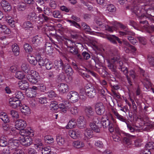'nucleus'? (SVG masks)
I'll use <instances>...</instances> for the list:
<instances>
[{
  "mask_svg": "<svg viewBox=\"0 0 154 154\" xmlns=\"http://www.w3.org/2000/svg\"><path fill=\"white\" fill-rule=\"evenodd\" d=\"M35 148L38 151H41L42 154H54L51 151V147L49 146H43L42 143L39 142L34 144Z\"/></svg>",
  "mask_w": 154,
  "mask_h": 154,
  "instance_id": "1",
  "label": "nucleus"
},
{
  "mask_svg": "<svg viewBox=\"0 0 154 154\" xmlns=\"http://www.w3.org/2000/svg\"><path fill=\"white\" fill-rule=\"evenodd\" d=\"M140 73L141 77L143 79V83L144 87L146 89L148 90L151 88V84L149 81L147 73L145 72V71L141 69H140Z\"/></svg>",
  "mask_w": 154,
  "mask_h": 154,
  "instance_id": "2",
  "label": "nucleus"
},
{
  "mask_svg": "<svg viewBox=\"0 0 154 154\" xmlns=\"http://www.w3.org/2000/svg\"><path fill=\"white\" fill-rule=\"evenodd\" d=\"M8 147L11 149H15L21 144L20 137L17 138L14 137L10 138L8 140Z\"/></svg>",
  "mask_w": 154,
  "mask_h": 154,
  "instance_id": "3",
  "label": "nucleus"
},
{
  "mask_svg": "<svg viewBox=\"0 0 154 154\" xmlns=\"http://www.w3.org/2000/svg\"><path fill=\"white\" fill-rule=\"evenodd\" d=\"M87 96L90 98H94L96 94V91L94 86L90 83L87 84L85 86Z\"/></svg>",
  "mask_w": 154,
  "mask_h": 154,
  "instance_id": "4",
  "label": "nucleus"
},
{
  "mask_svg": "<svg viewBox=\"0 0 154 154\" xmlns=\"http://www.w3.org/2000/svg\"><path fill=\"white\" fill-rule=\"evenodd\" d=\"M38 74L37 72L32 70L28 73L26 77L29 82L31 83L35 84L38 82Z\"/></svg>",
  "mask_w": 154,
  "mask_h": 154,
  "instance_id": "5",
  "label": "nucleus"
},
{
  "mask_svg": "<svg viewBox=\"0 0 154 154\" xmlns=\"http://www.w3.org/2000/svg\"><path fill=\"white\" fill-rule=\"evenodd\" d=\"M116 62H117V59H116L115 57L107 60L108 67L112 72L115 73L116 72Z\"/></svg>",
  "mask_w": 154,
  "mask_h": 154,
  "instance_id": "6",
  "label": "nucleus"
},
{
  "mask_svg": "<svg viewBox=\"0 0 154 154\" xmlns=\"http://www.w3.org/2000/svg\"><path fill=\"white\" fill-rule=\"evenodd\" d=\"M79 94L76 92L71 91L69 92L67 96V98L72 103L77 102L79 98Z\"/></svg>",
  "mask_w": 154,
  "mask_h": 154,
  "instance_id": "7",
  "label": "nucleus"
},
{
  "mask_svg": "<svg viewBox=\"0 0 154 154\" xmlns=\"http://www.w3.org/2000/svg\"><path fill=\"white\" fill-rule=\"evenodd\" d=\"M95 109L96 113L99 115H103L105 111L104 106L101 102H98L96 104Z\"/></svg>",
  "mask_w": 154,
  "mask_h": 154,
  "instance_id": "8",
  "label": "nucleus"
},
{
  "mask_svg": "<svg viewBox=\"0 0 154 154\" xmlns=\"http://www.w3.org/2000/svg\"><path fill=\"white\" fill-rule=\"evenodd\" d=\"M41 38L38 35L32 37L29 40V43L32 46L36 47L41 42Z\"/></svg>",
  "mask_w": 154,
  "mask_h": 154,
  "instance_id": "9",
  "label": "nucleus"
},
{
  "mask_svg": "<svg viewBox=\"0 0 154 154\" xmlns=\"http://www.w3.org/2000/svg\"><path fill=\"white\" fill-rule=\"evenodd\" d=\"M10 106L13 108H17L22 105L21 101L16 100L15 98H11L9 101Z\"/></svg>",
  "mask_w": 154,
  "mask_h": 154,
  "instance_id": "10",
  "label": "nucleus"
},
{
  "mask_svg": "<svg viewBox=\"0 0 154 154\" xmlns=\"http://www.w3.org/2000/svg\"><path fill=\"white\" fill-rule=\"evenodd\" d=\"M106 38L112 43L116 44H117L116 41H117L120 45L122 44V42L120 41V38L114 35H107Z\"/></svg>",
  "mask_w": 154,
  "mask_h": 154,
  "instance_id": "11",
  "label": "nucleus"
},
{
  "mask_svg": "<svg viewBox=\"0 0 154 154\" xmlns=\"http://www.w3.org/2000/svg\"><path fill=\"white\" fill-rule=\"evenodd\" d=\"M15 126L17 129L21 131L26 128V123L24 120L19 119L16 121Z\"/></svg>",
  "mask_w": 154,
  "mask_h": 154,
  "instance_id": "12",
  "label": "nucleus"
},
{
  "mask_svg": "<svg viewBox=\"0 0 154 154\" xmlns=\"http://www.w3.org/2000/svg\"><path fill=\"white\" fill-rule=\"evenodd\" d=\"M24 138H20L21 144L25 146H28L31 145L32 143V139L29 136L24 137Z\"/></svg>",
  "mask_w": 154,
  "mask_h": 154,
  "instance_id": "13",
  "label": "nucleus"
},
{
  "mask_svg": "<svg viewBox=\"0 0 154 154\" xmlns=\"http://www.w3.org/2000/svg\"><path fill=\"white\" fill-rule=\"evenodd\" d=\"M77 122V125L79 128L83 129L86 127V122L83 116H80L78 119Z\"/></svg>",
  "mask_w": 154,
  "mask_h": 154,
  "instance_id": "14",
  "label": "nucleus"
},
{
  "mask_svg": "<svg viewBox=\"0 0 154 154\" xmlns=\"http://www.w3.org/2000/svg\"><path fill=\"white\" fill-rule=\"evenodd\" d=\"M89 126L92 131L97 133L100 132V128H101V123H98L97 124L94 123H90Z\"/></svg>",
  "mask_w": 154,
  "mask_h": 154,
  "instance_id": "15",
  "label": "nucleus"
},
{
  "mask_svg": "<svg viewBox=\"0 0 154 154\" xmlns=\"http://www.w3.org/2000/svg\"><path fill=\"white\" fill-rule=\"evenodd\" d=\"M128 75L129 79H127L128 82L130 86L132 85V79L134 80L136 78V75L134 71L133 70H131L128 71Z\"/></svg>",
  "mask_w": 154,
  "mask_h": 154,
  "instance_id": "16",
  "label": "nucleus"
},
{
  "mask_svg": "<svg viewBox=\"0 0 154 154\" xmlns=\"http://www.w3.org/2000/svg\"><path fill=\"white\" fill-rule=\"evenodd\" d=\"M59 91L61 94H64L68 91V85L64 83H61L58 86Z\"/></svg>",
  "mask_w": 154,
  "mask_h": 154,
  "instance_id": "17",
  "label": "nucleus"
},
{
  "mask_svg": "<svg viewBox=\"0 0 154 154\" xmlns=\"http://www.w3.org/2000/svg\"><path fill=\"white\" fill-rule=\"evenodd\" d=\"M62 69L63 70L67 75H71L73 73V71L70 66L67 64H64Z\"/></svg>",
  "mask_w": 154,
  "mask_h": 154,
  "instance_id": "18",
  "label": "nucleus"
},
{
  "mask_svg": "<svg viewBox=\"0 0 154 154\" xmlns=\"http://www.w3.org/2000/svg\"><path fill=\"white\" fill-rule=\"evenodd\" d=\"M20 134L24 137L29 136V137L33 136L34 135L33 132L32 131H30L27 129H24L20 131L19 132Z\"/></svg>",
  "mask_w": 154,
  "mask_h": 154,
  "instance_id": "19",
  "label": "nucleus"
},
{
  "mask_svg": "<svg viewBox=\"0 0 154 154\" xmlns=\"http://www.w3.org/2000/svg\"><path fill=\"white\" fill-rule=\"evenodd\" d=\"M93 135V131L90 129L86 128L84 132V140H88L92 137Z\"/></svg>",
  "mask_w": 154,
  "mask_h": 154,
  "instance_id": "20",
  "label": "nucleus"
},
{
  "mask_svg": "<svg viewBox=\"0 0 154 154\" xmlns=\"http://www.w3.org/2000/svg\"><path fill=\"white\" fill-rule=\"evenodd\" d=\"M27 20L30 22L36 21L39 19L38 17L34 12H31L27 16Z\"/></svg>",
  "mask_w": 154,
  "mask_h": 154,
  "instance_id": "21",
  "label": "nucleus"
},
{
  "mask_svg": "<svg viewBox=\"0 0 154 154\" xmlns=\"http://www.w3.org/2000/svg\"><path fill=\"white\" fill-rule=\"evenodd\" d=\"M18 85L20 89L23 90L27 89L29 86L28 83L25 80H22L19 82Z\"/></svg>",
  "mask_w": 154,
  "mask_h": 154,
  "instance_id": "22",
  "label": "nucleus"
},
{
  "mask_svg": "<svg viewBox=\"0 0 154 154\" xmlns=\"http://www.w3.org/2000/svg\"><path fill=\"white\" fill-rule=\"evenodd\" d=\"M125 31H119V33L120 35L123 36H134L135 33L130 30L128 28Z\"/></svg>",
  "mask_w": 154,
  "mask_h": 154,
  "instance_id": "23",
  "label": "nucleus"
},
{
  "mask_svg": "<svg viewBox=\"0 0 154 154\" xmlns=\"http://www.w3.org/2000/svg\"><path fill=\"white\" fill-rule=\"evenodd\" d=\"M85 111L86 116L89 118L92 117L94 116V112L91 106L86 107L85 108Z\"/></svg>",
  "mask_w": 154,
  "mask_h": 154,
  "instance_id": "24",
  "label": "nucleus"
},
{
  "mask_svg": "<svg viewBox=\"0 0 154 154\" xmlns=\"http://www.w3.org/2000/svg\"><path fill=\"white\" fill-rule=\"evenodd\" d=\"M86 89L83 87H81L79 90V94L80 98L83 101H85L86 99V95L87 94Z\"/></svg>",
  "mask_w": 154,
  "mask_h": 154,
  "instance_id": "25",
  "label": "nucleus"
},
{
  "mask_svg": "<svg viewBox=\"0 0 154 154\" xmlns=\"http://www.w3.org/2000/svg\"><path fill=\"white\" fill-rule=\"evenodd\" d=\"M1 5L5 11H10L11 8L9 3L5 0H2L1 2Z\"/></svg>",
  "mask_w": 154,
  "mask_h": 154,
  "instance_id": "26",
  "label": "nucleus"
},
{
  "mask_svg": "<svg viewBox=\"0 0 154 154\" xmlns=\"http://www.w3.org/2000/svg\"><path fill=\"white\" fill-rule=\"evenodd\" d=\"M20 109L21 112L25 115H28L30 113V109L26 105H21Z\"/></svg>",
  "mask_w": 154,
  "mask_h": 154,
  "instance_id": "27",
  "label": "nucleus"
},
{
  "mask_svg": "<svg viewBox=\"0 0 154 154\" xmlns=\"http://www.w3.org/2000/svg\"><path fill=\"white\" fill-rule=\"evenodd\" d=\"M56 141L57 143L60 146H63L65 144L64 138L61 135H58L56 136Z\"/></svg>",
  "mask_w": 154,
  "mask_h": 154,
  "instance_id": "28",
  "label": "nucleus"
},
{
  "mask_svg": "<svg viewBox=\"0 0 154 154\" xmlns=\"http://www.w3.org/2000/svg\"><path fill=\"white\" fill-rule=\"evenodd\" d=\"M131 136L129 134H128L125 137H124L123 138V143L125 146L128 147H130V146L131 143V140L130 137Z\"/></svg>",
  "mask_w": 154,
  "mask_h": 154,
  "instance_id": "29",
  "label": "nucleus"
},
{
  "mask_svg": "<svg viewBox=\"0 0 154 154\" xmlns=\"http://www.w3.org/2000/svg\"><path fill=\"white\" fill-rule=\"evenodd\" d=\"M69 135L72 138L74 139H76L80 135V133L78 131L73 130L69 131L68 133Z\"/></svg>",
  "mask_w": 154,
  "mask_h": 154,
  "instance_id": "30",
  "label": "nucleus"
},
{
  "mask_svg": "<svg viewBox=\"0 0 154 154\" xmlns=\"http://www.w3.org/2000/svg\"><path fill=\"white\" fill-rule=\"evenodd\" d=\"M116 8L113 4H110L107 5L106 7V11L109 13H115L116 11Z\"/></svg>",
  "mask_w": 154,
  "mask_h": 154,
  "instance_id": "31",
  "label": "nucleus"
},
{
  "mask_svg": "<svg viewBox=\"0 0 154 154\" xmlns=\"http://www.w3.org/2000/svg\"><path fill=\"white\" fill-rule=\"evenodd\" d=\"M55 65V68L56 69H60V68H62L64 66L63 61L61 60H56L54 62Z\"/></svg>",
  "mask_w": 154,
  "mask_h": 154,
  "instance_id": "32",
  "label": "nucleus"
},
{
  "mask_svg": "<svg viewBox=\"0 0 154 154\" xmlns=\"http://www.w3.org/2000/svg\"><path fill=\"white\" fill-rule=\"evenodd\" d=\"M12 48L13 52L15 56H17L19 54V49L17 45L14 44L12 45Z\"/></svg>",
  "mask_w": 154,
  "mask_h": 154,
  "instance_id": "33",
  "label": "nucleus"
},
{
  "mask_svg": "<svg viewBox=\"0 0 154 154\" xmlns=\"http://www.w3.org/2000/svg\"><path fill=\"white\" fill-rule=\"evenodd\" d=\"M73 146L75 148H79L84 146V143L80 140H77L73 142Z\"/></svg>",
  "mask_w": 154,
  "mask_h": 154,
  "instance_id": "34",
  "label": "nucleus"
},
{
  "mask_svg": "<svg viewBox=\"0 0 154 154\" xmlns=\"http://www.w3.org/2000/svg\"><path fill=\"white\" fill-rule=\"evenodd\" d=\"M22 27L25 29H27L33 28V26L30 21H25L22 24Z\"/></svg>",
  "mask_w": 154,
  "mask_h": 154,
  "instance_id": "35",
  "label": "nucleus"
},
{
  "mask_svg": "<svg viewBox=\"0 0 154 154\" xmlns=\"http://www.w3.org/2000/svg\"><path fill=\"white\" fill-rule=\"evenodd\" d=\"M113 27L116 29H115L114 30V31L116 30L118 28H120L122 30H123V31H125V30H126L128 28L127 26L119 23H117L115 24V26H113Z\"/></svg>",
  "mask_w": 154,
  "mask_h": 154,
  "instance_id": "36",
  "label": "nucleus"
},
{
  "mask_svg": "<svg viewBox=\"0 0 154 154\" xmlns=\"http://www.w3.org/2000/svg\"><path fill=\"white\" fill-rule=\"evenodd\" d=\"M44 140L45 143L48 144L53 143L54 141V139L52 136L49 135L44 136Z\"/></svg>",
  "mask_w": 154,
  "mask_h": 154,
  "instance_id": "37",
  "label": "nucleus"
},
{
  "mask_svg": "<svg viewBox=\"0 0 154 154\" xmlns=\"http://www.w3.org/2000/svg\"><path fill=\"white\" fill-rule=\"evenodd\" d=\"M59 108L61 111L63 112L66 113L69 109L68 106L66 103H60L58 105V108Z\"/></svg>",
  "mask_w": 154,
  "mask_h": 154,
  "instance_id": "38",
  "label": "nucleus"
},
{
  "mask_svg": "<svg viewBox=\"0 0 154 154\" xmlns=\"http://www.w3.org/2000/svg\"><path fill=\"white\" fill-rule=\"evenodd\" d=\"M50 108L52 111H56L58 109L57 103L56 101H51L50 105Z\"/></svg>",
  "mask_w": 154,
  "mask_h": 154,
  "instance_id": "39",
  "label": "nucleus"
},
{
  "mask_svg": "<svg viewBox=\"0 0 154 154\" xmlns=\"http://www.w3.org/2000/svg\"><path fill=\"white\" fill-rule=\"evenodd\" d=\"M100 26H101L102 28L106 30H107L108 31L112 32L114 31V30L116 29L113 26H110L107 25H105L103 23H102L101 25Z\"/></svg>",
  "mask_w": 154,
  "mask_h": 154,
  "instance_id": "40",
  "label": "nucleus"
},
{
  "mask_svg": "<svg viewBox=\"0 0 154 154\" xmlns=\"http://www.w3.org/2000/svg\"><path fill=\"white\" fill-rule=\"evenodd\" d=\"M66 21L69 23L71 26H73L79 29L81 28L80 25L73 20L67 19Z\"/></svg>",
  "mask_w": 154,
  "mask_h": 154,
  "instance_id": "41",
  "label": "nucleus"
},
{
  "mask_svg": "<svg viewBox=\"0 0 154 154\" xmlns=\"http://www.w3.org/2000/svg\"><path fill=\"white\" fill-rule=\"evenodd\" d=\"M45 62L44 66L47 69L50 70L51 69L52 67V64L50 60L46 58L45 59Z\"/></svg>",
  "mask_w": 154,
  "mask_h": 154,
  "instance_id": "42",
  "label": "nucleus"
},
{
  "mask_svg": "<svg viewBox=\"0 0 154 154\" xmlns=\"http://www.w3.org/2000/svg\"><path fill=\"white\" fill-rule=\"evenodd\" d=\"M111 122L108 119L105 120L103 118H102L101 119V126L102 125L104 128H106L108 127Z\"/></svg>",
  "mask_w": 154,
  "mask_h": 154,
  "instance_id": "43",
  "label": "nucleus"
},
{
  "mask_svg": "<svg viewBox=\"0 0 154 154\" xmlns=\"http://www.w3.org/2000/svg\"><path fill=\"white\" fill-rule=\"evenodd\" d=\"M154 148V143L152 141L149 142L145 146V148H146L150 151H152Z\"/></svg>",
  "mask_w": 154,
  "mask_h": 154,
  "instance_id": "44",
  "label": "nucleus"
},
{
  "mask_svg": "<svg viewBox=\"0 0 154 154\" xmlns=\"http://www.w3.org/2000/svg\"><path fill=\"white\" fill-rule=\"evenodd\" d=\"M36 59L37 62H38L39 65L41 67L44 66L45 60H43L42 57L40 55H37L36 56Z\"/></svg>",
  "mask_w": 154,
  "mask_h": 154,
  "instance_id": "45",
  "label": "nucleus"
},
{
  "mask_svg": "<svg viewBox=\"0 0 154 154\" xmlns=\"http://www.w3.org/2000/svg\"><path fill=\"white\" fill-rule=\"evenodd\" d=\"M76 121L74 119H71L68 123L67 127L70 128H74L75 126Z\"/></svg>",
  "mask_w": 154,
  "mask_h": 154,
  "instance_id": "46",
  "label": "nucleus"
},
{
  "mask_svg": "<svg viewBox=\"0 0 154 154\" xmlns=\"http://www.w3.org/2000/svg\"><path fill=\"white\" fill-rule=\"evenodd\" d=\"M28 61L29 63L34 65H35L37 63V60L36 57L35 58L34 57L30 56L27 58Z\"/></svg>",
  "mask_w": 154,
  "mask_h": 154,
  "instance_id": "47",
  "label": "nucleus"
},
{
  "mask_svg": "<svg viewBox=\"0 0 154 154\" xmlns=\"http://www.w3.org/2000/svg\"><path fill=\"white\" fill-rule=\"evenodd\" d=\"M52 13L54 17L55 18L60 19L63 17V16L58 11H54Z\"/></svg>",
  "mask_w": 154,
  "mask_h": 154,
  "instance_id": "48",
  "label": "nucleus"
},
{
  "mask_svg": "<svg viewBox=\"0 0 154 154\" xmlns=\"http://www.w3.org/2000/svg\"><path fill=\"white\" fill-rule=\"evenodd\" d=\"M15 76L18 79H21L25 78V75L22 72L19 71L16 72Z\"/></svg>",
  "mask_w": 154,
  "mask_h": 154,
  "instance_id": "49",
  "label": "nucleus"
},
{
  "mask_svg": "<svg viewBox=\"0 0 154 154\" xmlns=\"http://www.w3.org/2000/svg\"><path fill=\"white\" fill-rule=\"evenodd\" d=\"M9 114L13 118L15 119H17L19 118V114L18 112L14 110H10L9 112Z\"/></svg>",
  "mask_w": 154,
  "mask_h": 154,
  "instance_id": "50",
  "label": "nucleus"
},
{
  "mask_svg": "<svg viewBox=\"0 0 154 154\" xmlns=\"http://www.w3.org/2000/svg\"><path fill=\"white\" fill-rule=\"evenodd\" d=\"M28 65L26 63H23L22 64L21 68L22 70L25 73H29V70L28 68Z\"/></svg>",
  "mask_w": 154,
  "mask_h": 154,
  "instance_id": "51",
  "label": "nucleus"
},
{
  "mask_svg": "<svg viewBox=\"0 0 154 154\" xmlns=\"http://www.w3.org/2000/svg\"><path fill=\"white\" fill-rule=\"evenodd\" d=\"M134 145L136 147H140L143 145L142 140L138 139L134 140Z\"/></svg>",
  "mask_w": 154,
  "mask_h": 154,
  "instance_id": "52",
  "label": "nucleus"
},
{
  "mask_svg": "<svg viewBox=\"0 0 154 154\" xmlns=\"http://www.w3.org/2000/svg\"><path fill=\"white\" fill-rule=\"evenodd\" d=\"M144 10L147 14L154 17V9L149 8L148 9L145 8Z\"/></svg>",
  "mask_w": 154,
  "mask_h": 154,
  "instance_id": "53",
  "label": "nucleus"
},
{
  "mask_svg": "<svg viewBox=\"0 0 154 154\" xmlns=\"http://www.w3.org/2000/svg\"><path fill=\"white\" fill-rule=\"evenodd\" d=\"M24 48L25 51L27 52H31L32 51V48L31 46L27 43L24 45Z\"/></svg>",
  "mask_w": 154,
  "mask_h": 154,
  "instance_id": "54",
  "label": "nucleus"
},
{
  "mask_svg": "<svg viewBox=\"0 0 154 154\" xmlns=\"http://www.w3.org/2000/svg\"><path fill=\"white\" fill-rule=\"evenodd\" d=\"M98 91V93L100 94L101 96H102L104 98L106 95V93L105 90L103 89L102 88H98L97 89Z\"/></svg>",
  "mask_w": 154,
  "mask_h": 154,
  "instance_id": "55",
  "label": "nucleus"
},
{
  "mask_svg": "<svg viewBox=\"0 0 154 154\" xmlns=\"http://www.w3.org/2000/svg\"><path fill=\"white\" fill-rule=\"evenodd\" d=\"M116 59H117V62H116V66L118 67V69H120L121 68L125 66L123 64V62L121 61H119V58L116 57Z\"/></svg>",
  "mask_w": 154,
  "mask_h": 154,
  "instance_id": "56",
  "label": "nucleus"
},
{
  "mask_svg": "<svg viewBox=\"0 0 154 154\" xmlns=\"http://www.w3.org/2000/svg\"><path fill=\"white\" fill-rule=\"evenodd\" d=\"M43 11L44 14H47L48 15H50V14L52 13L51 9L47 6L44 7Z\"/></svg>",
  "mask_w": 154,
  "mask_h": 154,
  "instance_id": "57",
  "label": "nucleus"
},
{
  "mask_svg": "<svg viewBox=\"0 0 154 154\" xmlns=\"http://www.w3.org/2000/svg\"><path fill=\"white\" fill-rule=\"evenodd\" d=\"M108 127L109 128V131L111 133L114 131L115 129H116L115 124L112 123V122H111Z\"/></svg>",
  "mask_w": 154,
  "mask_h": 154,
  "instance_id": "58",
  "label": "nucleus"
},
{
  "mask_svg": "<svg viewBox=\"0 0 154 154\" xmlns=\"http://www.w3.org/2000/svg\"><path fill=\"white\" fill-rule=\"evenodd\" d=\"M26 7L25 3L21 2L20 5L18 6L17 9L19 11H24L26 9Z\"/></svg>",
  "mask_w": 154,
  "mask_h": 154,
  "instance_id": "59",
  "label": "nucleus"
},
{
  "mask_svg": "<svg viewBox=\"0 0 154 154\" xmlns=\"http://www.w3.org/2000/svg\"><path fill=\"white\" fill-rule=\"evenodd\" d=\"M126 123L127 125V127L130 132H133L134 130V128L133 127V125H132L130 123L129 121H127L126 122Z\"/></svg>",
  "mask_w": 154,
  "mask_h": 154,
  "instance_id": "60",
  "label": "nucleus"
},
{
  "mask_svg": "<svg viewBox=\"0 0 154 154\" xmlns=\"http://www.w3.org/2000/svg\"><path fill=\"white\" fill-rule=\"evenodd\" d=\"M37 100L41 104H43L47 103V99L45 97H40L37 99Z\"/></svg>",
  "mask_w": 154,
  "mask_h": 154,
  "instance_id": "61",
  "label": "nucleus"
},
{
  "mask_svg": "<svg viewBox=\"0 0 154 154\" xmlns=\"http://www.w3.org/2000/svg\"><path fill=\"white\" fill-rule=\"evenodd\" d=\"M149 63L150 65L154 66V57L149 55H148L147 58Z\"/></svg>",
  "mask_w": 154,
  "mask_h": 154,
  "instance_id": "62",
  "label": "nucleus"
},
{
  "mask_svg": "<svg viewBox=\"0 0 154 154\" xmlns=\"http://www.w3.org/2000/svg\"><path fill=\"white\" fill-rule=\"evenodd\" d=\"M15 97L16 98L18 99L22 98L24 97L22 93L20 91H17L15 93Z\"/></svg>",
  "mask_w": 154,
  "mask_h": 154,
  "instance_id": "63",
  "label": "nucleus"
},
{
  "mask_svg": "<svg viewBox=\"0 0 154 154\" xmlns=\"http://www.w3.org/2000/svg\"><path fill=\"white\" fill-rule=\"evenodd\" d=\"M64 43L68 48H70L73 46V44L74 43V42L72 40L68 39L67 41L64 42Z\"/></svg>",
  "mask_w": 154,
  "mask_h": 154,
  "instance_id": "64",
  "label": "nucleus"
}]
</instances>
